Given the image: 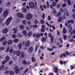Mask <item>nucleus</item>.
<instances>
[{
  "label": "nucleus",
  "mask_w": 75,
  "mask_h": 75,
  "mask_svg": "<svg viewBox=\"0 0 75 75\" xmlns=\"http://www.w3.org/2000/svg\"><path fill=\"white\" fill-rule=\"evenodd\" d=\"M20 72V69L18 68H16L15 69V73L16 74H19Z\"/></svg>",
  "instance_id": "12"
},
{
  "label": "nucleus",
  "mask_w": 75,
  "mask_h": 75,
  "mask_svg": "<svg viewBox=\"0 0 75 75\" xmlns=\"http://www.w3.org/2000/svg\"><path fill=\"white\" fill-rule=\"evenodd\" d=\"M49 38H51V42L52 43L54 42V36L52 37V34L51 33H50L49 34Z\"/></svg>",
  "instance_id": "6"
},
{
  "label": "nucleus",
  "mask_w": 75,
  "mask_h": 75,
  "mask_svg": "<svg viewBox=\"0 0 75 75\" xmlns=\"http://www.w3.org/2000/svg\"><path fill=\"white\" fill-rule=\"evenodd\" d=\"M9 47H8L7 48V50H6L5 52H8V51L9 50Z\"/></svg>",
  "instance_id": "48"
},
{
  "label": "nucleus",
  "mask_w": 75,
  "mask_h": 75,
  "mask_svg": "<svg viewBox=\"0 0 75 75\" xmlns=\"http://www.w3.org/2000/svg\"><path fill=\"white\" fill-rule=\"evenodd\" d=\"M13 30H14V33H17V29H16L15 28H14L13 29Z\"/></svg>",
  "instance_id": "28"
},
{
  "label": "nucleus",
  "mask_w": 75,
  "mask_h": 75,
  "mask_svg": "<svg viewBox=\"0 0 75 75\" xmlns=\"http://www.w3.org/2000/svg\"><path fill=\"white\" fill-rule=\"evenodd\" d=\"M32 61L33 62H35V57H33L31 58Z\"/></svg>",
  "instance_id": "24"
},
{
  "label": "nucleus",
  "mask_w": 75,
  "mask_h": 75,
  "mask_svg": "<svg viewBox=\"0 0 75 75\" xmlns=\"http://www.w3.org/2000/svg\"><path fill=\"white\" fill-rule=\"evenodd\" d=\"M0 50H3L4 49V48L3 47H0Z\"/></svg>",
  "instance_id": "59"
},
{
  "label": "nucleus",
  "mask_w": 75,
  "mask_h": 75,
  "mask_svg": "<svg viewBox=\"0 0 75 75\" xmlns=\"http://www.w3.org/2000/svg\"><path fill=\"white\" fill-rule=\"evenodd\" d=\"M33 17V15L30 13H28L26 16V18L27 20H30Z\"/></svg>",
  "instance_id": "2"
},
{
  "label": "nucleus",
  "mask_w": 75,
  "mask_h": 75,
  "mask_svg": "<svg viewBox=\"0 0 75 75\" xmlns=\"http://www.w3.org/2000/svg\"><path fill=\"white\" fill-rule=\"evenodd\" d=\"M47 50H48L49 51H53V49L52 48H47Z\"/></svg>",
  "instance_id": "41"
},
{
  "label": "nucleus",
  "mask_w": 75,
  "mask_h": 75,
  "mask_svg": "<svg viewBox=\"0 0 75 75\" xmlns=\"http://www.w3.org/2000/svg\"><path fill=\"white\" fill-rule=\"evenodd\" d=\"M23 33L25 35H27V31H26V30L23 31Z\"/></svg>",
  "instance_id": "29"
},
{
  "label": "nucleus",
  "mask_w": 75,
  "mask_h": 75,
  "mask_svg": "<svg viewBox=\"0 0 75 75\" xmlns=\"http://www.w3.org/2000/svg\"><path fill=\"white\" fill-rule=\"evenodd\" d=\"M8 12L7 11H5L4 13H3V16L4 17H6L7 15H8Z\"/></svg>",
  "instance_id": "8"
},
{
  "label": "nucleus",
  "mask_w": 75,
  "mask_h": 75,
  "mask_svg": "<svg viewBox=\"0 0 75 75\" xmlns=\"http://www.w3.org/2000/svg\"><path fill=\"white\" fill-rule=\"evenodd\" d=\"M38 48V45H37L35 47V51L36 52L37 51V49Z\"/></svg>",
  "instance_id": "47"
},
{
  "label": "nucleus",
  "mask_w": 75,
  "mask_h": 75,
  "mask_svg": "<svg viewBox=\"0 0 75 75\" xmlns=\"http://www.w3.org/2000/svg\"><path fill=\"white\" fill-rule=\"evenodd\" d=\"M62 20V18L61 16L58 19V21L59 22H61Z\"/></svg>",
  "instance_id": "15"
},
{
  "label": "nucleus",
  "mask_w": 75,
  "mask_h": 75,
  "mask_svg": "<svg viewBox=\"0 0 75 75\" xmlns=\"http://www.w3.org/2000/svg\"><path fill=\"white\" fill-rule=\"evenodd\" d=\"M40 22L42 24H44V21L43 20H41Z\"/></svg>",
  "instance_id": "39"
},
{
  "label": "nucleus",
  "mask_w": 75,
  "mask_h": 75,
  "mask_svg": "<svg viewBox=\"0 0 75 75\" xmlns=\"http://www.w3.org/2000/svg\"><path fill=\"white\" fill-rule=\"evenodd\" d=\"M7 44V42L6 41H4L2 42L3 45H6Z\"/></svg>",
  "instance_id": "27"
},
{
  "label": "nucleus",
  "mask_w": 75,
  "mask_h": 75,
  "mask_svg": "<svg viewBox=\"0 0 75 75\" xmlns=\"http://www.w3.org/2000/svg\"><path fill=\"white\" fill-rule=\"evenodd\" d=\"M1 67L2 69H4V66L3 65H2L1 66Z\"/></svg>",
  "instance_id": "52"
},
{
  "label": "nucleus",
  "mask_w": 75,
  "mask_h": 75,
  "mask_svg": "<svg viewBox=\"0 0 75 75\" xmlns=\"http://www.w3.org/2000/svg\"><path fill=\"white\" fill-rule=\"evenodd\" d=\"M21 58H24V57H25V55H24V53L23 52V51L21 52Z\"/></svg>",
  "instance_id": "14"
},
{
  "label": "nucleus",
  "mask_w": 75,
  "mask_h": 75,
  "mask_svg": "<svg viewBox=\"0 0 75 75\" xmlns=\"http://www.w3.org/2000/svg\"><path fill=\"white\" fill-rule=\"evenodd\" d=\"M61 15V12H59L56 15L57 16V17H59V16H60Z\"/></svg>",
  "instance_id": "32"
},
{
  "label": "nucleus",
  "mask_w": 75,
  "mask_h": 75,
  "mask_svg": "<svg viewBox=\"0 0 75 75\" xmlns=\"http://www.w3.org/2000/svg\"><path fill=\"white\" fill-rule=\"evenodd\" d=\"M33 27L34 28H37V25H33Z\"/></svg>",
  "instance_id": "61"
},
{
  "label": "nucleus",
  "mask_w": 75,
  "mask_h": 75,
  "mask_svg": "<svg viewBox=\"0 0 75 75\" xmlns=\"http://www.w3.org/2000/svg\"><path fill=\"white\" fill-rule=\"evenodd\" d=\"M63 38L64 40H65L67 38V36H66L65 35H63Z\"/></svg>",
  "instance_id": "34"
},
{
  "label": "nucleus",
  "mask_w": 75,
  "mask_h": 75,
  "mask_svg": "<svg viewBox=\"0 0 75 75\" xmlns=\"http://www.w3.org/2000/svg\"><path fill=\"white\" fill-rule=\"evenodd\" d=\"M12 43H13V41H12V40H9L8 41V44H9V45L11 44Z\"/></svg>",
  "instance_id": "26"
},
{
  "label": "nucleus",
  "mask_w": 75,
  "mask_h": 75,
  "mask_svg": "<svg viewBox=\"0 0 75 75\" xmlns=\"http://www.w3.org/2000/svg\"><path fill=\"white\" fill-rule=\"evenodd\" d=\"M68 4L69 6L71 5V0H68Z\"/></svg>",
  "instance_id": "36"
},
{
  "label": "nucleus",
  "mask_w": 75,
  "mask_h": 75,
  "mask_svg": "<svg viewBox=\"0 0 75 75\" xmlns=\"http://www.w3.org/2000/svg\"><path fill=\"white\" fill-rule=\"evenodd\" d=\"M41 32H45V29L42 28V29L41 30Z\"/></svg>",
  "instance_id": "51"
},
{
  "label": "nucleus",
  "mask_w": 75,
  "mask_h": 75,
  "mask_svg": "<svg viewBox=\"0 0 75 75\" xmlns=\"http://www.w3.org/2000/svg\"><path fill=\"white\" fill-rule=\"evenodd\" d=\"M12 37L13 38H16L17 36H16V35L13 34L12 35Z\"/></svg>",
  "instance_id": "30"
},
{
  "label": "nucleus",
  "mask_w": 75,
  "mask_h": 75,
  "mask_svg": "<svg viewBox=\"0 0 75 75\" xmlns=\"http://www.w3.org/2000/svg\"><path fill=\"white\" fill-rule=\"evenodd\" d=\"M34 23L35 24H38V21L37 20H35V21H34Z\"/></svg>",
  "instance_id": "43"
},
{
  "label": "nucleus",
  "mask_w": 75,
  "mask_h": 75,
  "mask_svg": "<svg viewBox=\"0 0 75 75\" xmlns=\"http://www.w3.org/2000/svg\"><path fill=\"white\" fill-rule=\"evenodd\" d=\"M35 5L36 7H37V2L35 1Z\"/></svg>",
  "instance_id": "56"
},
{
  "label": "nucleus",
  "mask_w": 75,
  "mask_h": 75,
  "mask_svg": "<svg viewBox=\"0 0 75 75\" xmlns=\"http://www.w3.org/2000/svg\"><path fill=\"white\" fill-rule=\"evenodd\" d=\"M51 16L50 15H49L48 16V20H49V21H50L51 20Z\"/></svg>",
  "instance_id": "46"
},
{
  "label": "nucleus",
  "mask_w": 75,
  "mask_h": 75,
  "mask_svg": "<svg viewBox=\"0 0 75 75\" xmlns=\"http://www.w3.org/2000/svg\"><path fill=\"white\" fill-rule=\"evenodd\" d=\"M10 60V57L8 56H6V60L2 62V64H5L6 62H8Z\"/></svg>",
  "instance_id": "3"
},
{
  "label": "nucleus",
  "mask_w": 75,
  "mask_h": 75,
  "mask_svg": "<svg viewBox=\"0 0 75 75\" xmlns=\"http://www.w3.org/2000/svg\"><path fill=\"white\" fill-rule=\"evenodd\" d=\"M7 31H8V30L7 29H5L3 30V32L4 33H5V34L7 33Z\"/></svg>",
  "instance_id": "17"
},
{
  "label": "nucleus",
  "mask_w": 75,
  "mask_h": 75,
  "mask_svg": "<svg viewBox=\"0 0 75 75\" xmlns=\"http://www.w3.org/2000/svg\"><path fill=\"white\" fill-rule=\"evenodd\" d=\"M19 28L20 29H22V30H23L24 29V25H20Z\"/></svg>",
  "instance_id": "25"
},
{
  "label": "nucleus",
  "mask_w": 75,
  "mask_h": 75,
  "mask_svg": "<svg viewBox=\"0 0 75 75\" xmlns=\"http://www.w3.org/2000/svg\"><path fill=\"white\" fill-rule=\"evenodd\" d=\"M70 23H71V24H74V21L72 20H71L70 21L68 20V23L70 24Z\"/></svg>",
  "instance_id": "13"
},
{
  "label": "nucleus",
  "mask_w": 75,
  "mask_h": 75,
  "mask_svg": "<svg viewBox=\"0 0 75 75\" xmlns=\"http://www.w3.org/2000/svg\"><path fill=\"white\" fill-rule=\"evenodd\" d=\"M23 11L24 13H26L27 11V10L26 8H23Z\"/></svg>",
  "instance_id": "31"
},
{
  "label": "nucleus",
  "mask_w": 75,
  "mask_h": 75,
  "mask_svg": "<svg viewBox=\"0 0 75 75\" xmlns=\"http://www.w3.org/2000/svg\"><path fill=\"white\" fill-rule=\"evenodd\" d=\"M66 57V54H65V53H62L61 55H60V58H62V57Z\"/></svg>",
  "instance_id": "11"
},
{
  "label": "nucleus",
  "mask_w": 75,
  "mask_h": 75,
  "mask_svg": "<svg viewBox=\"0 0 75 75\" xmlns=\"http://www.w3.org/2000/svg\"><path fill=\"white\" fill-rule=\"evenodd\" d=\"M17 16L18 17H19L20 18H22L24 17V15L22 14V13H18L17 14Z\"/></svg>",
  "instance_id": "7"
},
{
  "label": "nucleus",
  "mask_w": 75,
  "mask_h": 75,
  "mask_svg": "<svg viewBox=\"0 0 75 75\" xmlns=\"http://www.w3.org/2000/svg\"><path fill=\"white\" fill-rule=\"evenodd\" d=\"M29 7L31 8H35V6L33 2H30L29 3Z\"/></svg>",
  "instance_id": "5"
},
{
  "label": "nucleus",
  "mask_w": 75,
  "mask_h": 75,
  "mask_svg": "<svg viewBox=\"0 0 75 75\" xmlns=\"http://www.w3.org/2000/svg\"><path fill=\"white\" fill-rule=\"evenodd\" d=\"M22 62L23 65H27V62L25 60H24Z\"/></svg>",
  "instance_id": "20"
},
{
  "label": "nucleus",
  "mask_w": 75,
  "mask_h": 75,
  "mask_svg": "<svg viewBox=\"0 0 75 75\" xmlns=\"http://www.w3.org/2000/svg\"><path fill=\"white\" fill-rule=\"evenodd\" d=\"M10 75H14V73L13 71H9Z\"/></svg>",
  "instance_id": "21"
},
{
  "label": "nucleus",
  "mask_w": 75,
  "mask_h": 75,
  "mask_svg": "<svg viewBox=\"0 0 75 75\" xmlns=\"http://www.w3.org/2000/svg\"><path fill=\"white\" fill-rule=\"evenodd\" d=\"M26 5V3L25 2H24L23 4V6H25Z\"/></svg>",
  "instance_id": "58"
},
{
  "label": "nucleus",
  "mask_w": 75,
  "mask_h": 75,
  "mask_svg": "<svg viewBox=\"0 0 75 75\" xmlns=\"http://www.w3.org/2000/svg\"><path fill=\"white\" fill-rule=\"evenodd\" d=\"M52 4L53 7H55V6H56L57 5V4H56V2H55L53 1L52 3Z\"/></svg>",
  "instance_id": "23"
},
{
  "label": "nucleus",
  "mask_w": 75,
  "mask_h": 75,
  "mask_svg": "<svg viewBox=\"0 0 75 75\" xmlns=\"http://www.w3.org/2000/svg\"><path fill=\"white\" fill-rule=\"evenodd\" d=\"M22 23L23 24H26V22H25V20L23 21Z\"/></svg>",
  "instance_id": "50"
},
{
  "label": "nucleus",
  "mask_w": 75,
  "mask_h": 75,
  "mask_svg": "<svg viewBox=\"0 0 75 75\" xmlns=\"http://www.w3.org/2000/svg\"><path fill=\"white\" fill-rule=\"evenodd\" d=\"M30 45V41H28L26 42V43L25 44V46L26 47H28Z\"/></svg>",
  "instance_id": "9"
},
{
  "label": "nucleus",
  "mask_w": 75,
  "mask_h": 75,
  "mask_svg": "<svg viewBox=\"0 0 75 75\" xmlns=\"http://www.w3.org/2000/svg\"><path fill=\"white\" fill-rule=\"evenodd\" d=\"M3 11V9L1 8H0V13L2 12Z\"/></svg>",
  "instance_id": "60"
},
{
  "label": "nucleus",
  "mask_w": 75,
  "mask_h": 75,
  "mask_svg": "<svg viewBox=\"0 0 75 75\" xmlns=\"http://www.w3.org/2000/svg\"><path fill=\"white\" fill-rule=\"evenodd\" d=\"M45 25H43L42 26V28L44 29V28H45Z\"/></svg>",
  "instance_id": "62"
},
{
  "label": "nucleus",
  "mask_w": 75,
  "mask_h": 75,
  "mask_svg": "<svg viewBox=\"0 0 75 75\" xmlns=\"http://www.w3.org/2000/svg\"><path fill=\"white\" fill-rule=\"evenodd\" d=\"M47 8H49V3L48 2V1H47Z\"/></svg>",
  "instance_id": "54"
},
{
  "label": "nucleus",
  "mask_w": 75,
  "mask_h": 75,
  "mask_svg": "<svg viewBox=\"0 0 75 75\" xmlns=\"http://www.w3.org/2000/svg\"><path fill=\"white\" fill-rule=\"evenodd\" d=\"M22 47V45H21V43H20L18 46L19 48V49H21V48Z\"/></svg>",
  "instance_id": "40"
},
{
  "label": "nucleus",
  "mask_w": 75,
  "mask_h": 75,
  "mask_svg": "<svg viewBox=\"0 0 75 75\" xmlns=\"http://www.w3.org/2000/svg\"><path fill=\"white\" fill-rule=\"evenodd\" d=\"M56 12H57L56 10H55V9H54L53 11V13H54V14H55V13H56Z\"/></svg>",
  "instance_id": "53"
},
{
  "label": "nucleus",
  "mask_w": 75,
  "mask_h": 75,
  "mask_svg": "<svg viewBox=\"0 0 75 75\" xmlns=\"http://www.w3.org/2000/svg\"><path fill=\"white\" fill-rule=\"evenodd\" d=\"M55 73H57L58 72V67H56L55 68Z\"/></svg>",
  "instance_id": "22"
},
{
  "label": "nucleus",
  "mask_w": 75,
  "mask_h": 75,
  "mask_svg": "<svg viewBox=\"0 0 75 75\" xmlns=\"http://www.w3.org/2000/svg\"><path fill=\"white\" fill-rule=\"evenodd\" d=\"M18 40L17 39H15L13 41L14 42H18Z\"/></svg>",
  "instance_id": "35"
},
{
  "label": "nucleus",
  "mask_w": 75,
  "mask_h": 75,
  "mask_svg": "<svg viewBox=\"0 0 75 75\" xmlns=\"http://www.w3.org/2000/svg\"><path fill=\"white\" fill-rule=\"evenodd\" d=\"M40 37V34H36V38H39Z\"/></svg>",
  "instance_id": "38"
},
{
  "label": "nucleus",
  "mask_w": 75,
  "mask_h": 75,
  "mask_svg": "<svg viewBox=\"0 0 75 75\" xmlns=\"http://www.w3.org/2000/svg\"><path fill=\"white\" fill-rule=\"evenodd\" d=\"M18 36L19 37H22L23 36V35H21L20 34H18Z\"/></svg>",
  "instance_id": "55"
},
{
  "label": "nucleus",
  "mask_w": 75,
  "mask_h": 75,
  "mask_svg": "<svg viewBox=\"0 0 75 75\" xmlns=\"http://www.w3.org/2000/svg\"><path fill=\"white\" fill-rule=\"evenodd\" d=\"M75 30H74L72 31V32H71V35H72L73 34H75Z\"/></svg>",
  "instance_id": "42"
},
{
  "label": "nucleus",
  "mask_w": 75,
  "mask_h": 75,
  "mask_svg": "<svg viewBox=\"0 0 75 75\" xmlns=\"http://www.w3.org/2000/svg\"><path fill=\"white\" fill-rule=\"evenodd\" d=\"M11 4V3L10 2H8L7 4V5L8 6H10Z\"/></svg>",
  "instance_id": "63"
},
{
  "label": "nucleus",
  "mask_w": 75,
  "mask_h": 75,
  "mask_svg": "<svg viewBox=\"0 0 75 75\" xmlns=\"http://www.w3.org/2000/svg\"><path fill=\"white\" fill-rule=\"evenodd\" d=\"M28 71V69H27L25 71V73H27Z\"/></svg>",
  "instance_id": "57"
},
{
  "label": "nucleus",
  "mask_w": 75,
  "mask_h": 75,
  "mask_svg": "<svg viewBox=\"0 0 75 75\" xmlns=\"http://www.w3.org/2000/svg\"><path fill=\"white\" fill-rule=\"evenodd\" d=\"M5 40V37H3L1 38L0 40V41H4Z\"/></svg>",
  "instance_id": "33"
},
{
  "label": "nucleus",
  "mask_w": 75,
  "mask_h": 75,
  "mask_svg": "<svg viewBox=\"0 0 75 75\" xmlns=\"http://www.w3.org/2000/svg\"><path fill=\"white\" fill-rule=\"evenodd\" d=\"M66 6H67V5L65 3H64V4H63L62 5V7H65Z\"/></svg>",
  "instance_id": "44"
},
{
  "label": "nucleus",
  "mask_w": 75,
  "mask_h": 75,
  "mask_svg": "<svg viewBox=\"0 0 75 75\" xmlns=\"http://www.w3.org/2000/svg\"><path fill=\"white\" fill-rule=\"evenodd\" d=\"M32 34H33V33H32V32H29L27 34V35L29 37H30V36H31Z\"/></svg>",
  "instance_id": "19"
},
{
  "label": "nucleus",
  "mask_w": 75,
  "mask_h": 75,
  "mask_svg": "<svg viewBox=\"0 0 75 75\" xmlns=\"http://www.w3.org/2000/svg\"><path fill=\"white\" fill-rule=\"evenodd\" d=\"M47 40V39L45 37H43L42 38V42H45Z\"/></svg>",
  "instance_id": "16"
},
{
  "label": "nucleus",
  "mask_w": 75,
  "mask_h": 75,
  "mask_svg": "<svg viewBox=\"0 0 75 75\" xmlns=\"http://www.w3.org/2000/svg\"><path fill=\"white\" fill-rule=\"evenodd\" d=\"M48 75H54V74L52 73L51 72Z\"/></svg>",
  "instance_id": "64"
},
{
  "label": "nucleus",
  "mask_w": 75,
  "mask_h": 75,
  "mask_svg": "<svg viewBox=\"0 0 75 75\" xmlns=\"http://www.w3.org/2000/svg\"><path fill=\"white\" fill-rule=\"evenodd\" d=\"M12 20V17H9L7 20L6 21V25H8L9 24H10V23L11 21Z\"/></svg>",
  "instance_id": "4"
},
{
  "label": "nucleus",
  "mask_w": 75,
  "mask_h": 75,
  "mask_svg": "<svg viewBox=\"0 0 75 75\" xmlns=\"http://www.w3.org/2000/svg\"><path fill=\"white\" fill-rule=\"evenodd\" d=\"M13 52V54H16V53L17 56H20V54L21 53V52H20V51H13V49H9V52H10V53H12Z\"/></svg>",
  "instance_id": "1"
},
{
  "label": "nucleus",
  "mask_w": 75,
  "mask_h": 75,
  "mask_svg": "<svg viewBox=\"0 0 75 75\" xmlns=\"http://www.w3.org/2000/svg\"><path fill=\"white\" fill-rule=\"evenodd\" d=\"M43 7L44 8H45V9H46V8H47V6H46V5H43Z\"/></svg>",
  "instance_id": "49"
},
{
  "label": "nucleus",
  "mask_w": 75,
  "mask_h": 75,
  "mask_svg": "<svg viewBox=\"0 0 75 75\" xmlns=\"http://www.w3.org/2000/svg\"><path fill=\"white\" fill-rule=\"evenodd\" d=\"M63 33L64 34H65L67 33V30L65 29V28H64L63 30Z\"/></svg>",
  "instance_id": "18"
},
{
  "label": "nucleus",
  "mask_w": 75,
  "mask_h": 75,
  "mask_svg": "<svg viewBox=\"0 0 75 75\" xmlns=\"http://www.w3.org/2000/svg\"><path fill=\"white\" fill-rule=\"evenodd\" d=\"M72 28L71 27L69 29V32L71 33L72 31Z\"/></svg>",
  "instance_id": "45"
},
{
  "label": "nucleus",
  "mask_w": 75,
  "mask_h": 75,
  "mask_svg": "<svg viewBox=\"0 0 75 75\" xmlns=\"http://www.w3.org/2000/svg\"><path fill=\"white\" fill-rule=\"evenodd\" d=\"M33 47H30L28 50V51L29 52H33Z\"/></svg>",
  "instance_id": "10"
},
{
  "label": "nucleus",
  "mask_w": 75,
  "mask_h": 75,
  "mask_svg": "<svg viewBox=\"0 0 75 75\" xmlns=\"http://www.w3.org/2000/svg\"><path fill=\"white\" fill-rule=\"evenodd\" d=\"M40 9H41V10H42V11H44V8H42V5H40Z\"/></svg>",
  "instance_id": "37"
}]
</instances>
